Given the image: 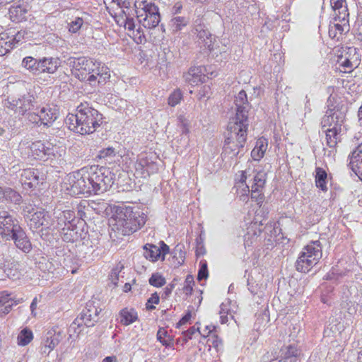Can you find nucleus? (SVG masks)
Listing matches in <instances>:
<instances>
[{
    "mask_svg": "<svg viewBox=\"0 0 362 362\" xmlns=\"http://www.w3.org/2000/svg\"><path fill=\"white\" fill-rule=\"evenodd\" d=\"M70 194L73 196L83 194L88 197L91 194H100L107 191L114 183V174L110 168L98 166L94 171L86 174L70 176L69 178Z\"/></svg>",
    "mask_w": 362,
    "mask_h": 362,
    "instance_id": "1",
    "label": "nucleus"
},
{
    "mask_svg": "<svg viewBox=\"0 0 362 362\" xmlns=\"http://www.w3.org/2000/svg\"><path fill=\"white\" fill-rule=\"evenodd\" d=\"M234 103L236 107V115L235 118L234 125L230 127V136H228V155L232 154L231 157L236 156L239 151H236L234 146L243 148L246 141L247 130L248 127L247 112L249 108V103L247 94L245 90H240L235 97Z\"/></svg>",
    "mask_w": 362,
    "mask_h": 362,
    "instance_id": "2",
    "label": "nucleus"
},
{
    "mask_svg": "<svg viewBox=\"0 0 362 362\" xmlns=\"http://www.w3.org/2000/svg\"><path fill=\"white\" fill-rule=\"evenodd\" d=\"M103 122V114L88 103H81L77 106L76 113L68 114L65 119V123L71 131L82 135L95 132Z\"/></svg>",
    "mask_w": 362,
    "mask_h": 362,
    "instance_id": "3",
    "label": "nucleus"
},
{
    "mask_svg": "<svg viewBox=\"0 0 362 362\" xmlns=\"http://www.w3.org/2000/svg\"><path fill=\"white\" fill-rule=\"evenodd\" d=\"M146 214L139 209L133 211L130 207L117 208L110 220L112 230L121 235H129L144 226Z\"/></svg>",
    "mask_w": 362,
    "mask_h": 362,
    "instance_id": "4",
    "label": "nucleus"
},
{
    "mask_svg": "<svg viewBox=\"0 0 362 362\" xmlns=\"http://www.w3.org/2000/svg\"><path fill=\"white\" fill-rule=\"evenodd\" d=\"M322 257V245L319 240L312 241L305 246L295 262L296 269L307 273L316 265Z\"/></svg>",
    "mask_w": 362,
    "mask_h": 362,
    "instance_id": "5",
    "label": "nucleus"
},
{
    "mask_svg": "<svg viewBox=\"0 0 362 362\" xmlns=\"http://www.w3.org/2000/svg\"><path fill=\"white\" fill-rule=\"evenodd\" d=\"M66 64L71 67L72 74L82 81H88L91 86L96 83L97 76L93 73L95 68V62L86 57H69Z\"/></svg>",
    "mask_w": 362,
    "mask_h": 362,
    "instance_id": "6",
    "label": "nucleus"
},
{
    "mask_svg": "<svg viewBox=\"0 0 362 362\" xmlns=\"http://www.w3.org/2000/svg\"><path fill=\"white\" fill-rule=\"evenodd\" d=\"M327 103V110L321 120L322 128L337 127L341 129L349 109L347 105L341 103L333 104L330 100Z\"/></svg>",
    "mask_w": 362,
    "mask_h": 362,
    "instance_id": "7",
    "label": "nucleus"
},
{
    "mask_svg": "<svg viewBox=\"0 0 362 362\" xmlns=\"http://www.w3.org/2000/svg\"><path fill=\"white\" fill-rule=\"evenodd\" d=\"M140 10L136 11V17L143 27L153 29L158 25L160 16L158 7L151 1L146 0L139 4Z\"/></svg>",
    "mask_w": 362,
    "mask_h": 362,
    "instance_id": "8",
    "label": "nucleus"
},
{
    "mask_svg": "<svg viewBox=\"0 0 362 362\" xmlns=\"http://www.w3.org/2000/svg\"><path fill=\"white\" fill-rule=\"evenodd\" d=\"M34 103L35 97L29 93L18 98L8 97L3 101L5 107L21 115H24L28 111L30 110L34 107Z\"/></svg>",
    "mask_w": 362,
    "mask_h": 362,
    "instance_id": "9",
    "label": "nucleus"
},
{
    "mask_svg": "<svg viewBox=\"0 0 362 362\" xmlns=\"http://www.w3.org/2000/svg\"><path fill=\"white\" fill-rule=\"evenodd\" d=\"M101 309L95 307L93 303L88 302L85 309L82 310L79 316L71 323L70 328L76 332V329L83 323L86 327H93L99 320V314Z\"/></svg>",
    "mask_w": 362,
    "mask_h": 362,
    "instance_id": "10",
    "label": "nucleus"
},
{
    "mask_svg": "<svg viewBox=\"0 0 362 362\" xmlns=\"http://www.w3.org/2000/svg\"><path fill=\"white\" fill-rule=\"evenodd\" d=\"M300 350L296 344L284 345L281 346L278 352H275L274 358L269 359L268 356H264L265 362H270L277 360L279 362H297L300 359Z\"/></svg>",
    "mask_w": 362,
    "mask_h": 362,
    "instance_id": "11",
    "label": "nucleus"
},
{
    "mask_svg": "<svg viewBox=\"0 0 362 362\" xmlns=\"http://www.w3.org/2000/svg\"><path fill=\"white\" fill-rule=\"evenodd\" d=\"M21 227L18 219L8 211L0 210V235L3 238L6 240Z\"/></svg>",
    "mask_w": 362,
    "mask_h": 362,
    "instance_id": "12",
    "label": "nucleus"
},
{
    "mask_svg": "<svg viewBox=\"0 0 362 362\" xmlns=\"http://www.w3.org/2000/svg\"><path fill=\"white\" fill-rule=\"evenodd\" d=\"M44 180L43 175L36 168L23 169L21 173V182L24 188H35Z\"/></svg>",
    "mask_w": 362,
    "mask_h": 362,
    "instance_id": "13",
    "label": "nucleus"
},
{
    "mask_svg": "<svg viewBox=\"0 0 362 362\" xmlns=\"http://www.w3.org/2000/svg\"><path fill=\"white\" fill-rule=\"evenodd\" d=\"M13 240L16 247L25 254H28L33 249L32 243L22 227L6 239V240Z\"/></svg>",
    "mask_w": 362,
    "mask_h": 362,
    "instance_id": "14",
    "label": "nucleus"
},
{
    "mask_svg": "<svg viewBox=\"0 0 362 362\" xmlns=\"http://www.w3.org/2000/svg\"><path fill=\"white\" fill-rule=\"evenodd\" d=\"M135 168L137 173L142 177L149 176L158 170L157 164L153 160V156H148L146 154L139 156Z\"/></svg>",
    "mask_w": 362,
    "mask_h": 362,
    "instance_id": "15",
    "label": "nucleus"
},
{
    "mask_svg": "<svg viewBox=\"0 0 362 362\" xmlns=\"http://www.w3.org/2000/svg\"><path fill=\"white\" fill-rule=\"evenodd\" d=\"M62 338V332L58 328L48 330L43 337L41 347L42 354L48 355L59 344Z\"/></svg>",
    "mask_w": 362,
    "mask_h": 362,
    "instance_id": "16",
    "label": "nucleus"
},
{
    "mask_svg": "<svg viewBox=\"0 0 362 362\" xmlns=\"http://www.w3.org/2000/svg\"><path fill=\"white\" fill-rule=\"evenodd\" d=\"M30 229L35 231L40 227L49 228L52 226L50 216L45 211H38L28 216Z\"/></svg>",
    "mask_w": 362,
    "mask_h": 362,
    "instance_id": "17",
    "label": "nucleus"
},
{
    "mask_svg": "<svg viewBox=\"0 0 362 362\" xmlns=\"http://www.w3.org/2000/svg\"><path fill=\"white\" fill-rule=\"evenodd\" d=\"M247 177L244 172H241L238 178L235 179V183L233 188H236V192L240 196V199L243 202H247L248 199V194L250 193H258L260 187H255V183H253L251 186V190L249 187L246 185Z\"/></svg>",
    "mask_w": 362,
    "mask_h": 362,
    "instance_id": "18",
    "label": "nucleus"
},
{
    "mask_svg": "<svg viewBox=\"0 0 362 362\" xmlns=\"http://www.w3.org/2000/svg\"><path fill=\"white\" fill-rule=\"evenodd\" d=\"M262 225L261 223H257L255 221L251 223L247 228V233L244 235V245L245 247L255 246L261 242Z\"/></svg>",
    "mask_w": 362,
    "mask_h": 362,
    "instance_id": "19",
    "label": "nucleus"
},
{
    "mask_svg": "<svg viewBox=\"0 0 362 362\" xmlns=\"http://www.w3.org/2000/svg\"><path fill=\"white\" fill-rule=\"evenodd\" d=\"M360 61V55L357 53L356 49L349 47L345 55L340 57L339 63L345 72H350L358 66Z\"/></svg>",
    "mask_w": 362,
    "mask_h": 362,
    "instance_id": "20",
    "label": "nucleus"
},
{
    "mask_svg": "<svg viewBox=\"0 0 362 362\" xmlns=\"http://www.w3.org/2000/svg\"><path fill=\"white\" fill-rule=\"evenodd\" d=\"M86 233L83 228L78 226L76 223H69V225L61 231L60 235L62 240L67 243H74L85 238Z\"/></svg>",
    "mask_w": 362,
    "mask_h": 362,
    "instance_id": "21",
    "label": "nucleus"
},
{
    "mask_svg": "<svg viewBox=\"0 0 362 362\" xmlns=\"http://www.w3.org/2000/svg\"><path fill=\"white\" fill-rule=\"evenodd\" d=\"M206 66H199L191 67L187 74L185 75V80L192 86H197L199 83L206 82L210 76L205 74Z\"/></svg>",
    "mask_w": 362,
    "mask_h": 362,
    "instance_id": "22",
    "label": "nucleus"
},
{
    "mask_svg": "<svg viewBox=\"0 0 362 362\" xmlns=\"http://www.w3.org/2000/svg\"><path fill=\"white\" fill-rule=\"evenodd\" d=\"M197 33V42L201 47L211 51L214 47V41L211 34L204 25H197L194 28Z\"/></svg>",
    "mask_w": 362,
    "mask_h": 362,
    "instance_id": "23",
    "label": "nucleus"
},
{
    "mask_svg": "<svg viewBox=\"0 0 362 362\" xmlns=\"http://www.w3.org/2000/svg\"><path fill=\"white\" fill-rule=\"evenodd\" d=\"M39 75L42 74H52L55 73L60 66L59 58L41 57L39 60Z\"/></svg>",
    "mask_w": 362,
    "mask_h": 362,
    "instance_id": "24",
    "label": "nucleus"
},
{
    "mask_svg": "<svg viewBox=\"0 0 362 362\" xmlns=\"http://www.w3.org/2000/svg\"><path fill=\"white\" fill-rule=\"evenodd\" d=\"M349 159L350 168L362 180V145L353 151Z\"/></svg>",
    "mask_w": 362,
    "mask_h": 362,
    "instance_id": "25",
    "label": "nucleus"
},
{
    "mask_svg": "<svg viewBox=\"0 0 362 362\" xmlns=\"http://www.w3.org/2000/svg\"><path fill=\"white\" fill-rule=\"evenodd\" d=\"M40 114L42 125L49 127L59 115V109L57 107L46 105L40 108Z\"/></svg>",
    "mask_w": 362,
    "mask_h": 362,
    "instance_id": "26",
    "label": "nucleus"
},
{
    "mask_svg": "<svg viewBox=\"0 0 362 362\" xmlns=\"http://www.w3.org/2000/svg\"><path fill=\"white\" fill-rule=\"evenodd\" d=\"M339 23H331L329 27V36L332 38L339 39L340 36H341L344 33L349 32V24L348 18H345L344 20H338Z\"/></svg>",
    "mask_w": 362,
    "mask_h": 362,
    "instance_id": "27",
    "label": "nucleus"
},
{
    "mask_svg": "<svg viewBox=\"0 0 362 362\" xmlns=\"http://www.w3.org/2000/svg\"><path fill=\"white\" fill-rule=\"evenodd\" d=\"M330 4L334 12V21L348 18L349 14L346 0H330Z\"/></svg>",
    "mask_w": 362,
    "mask_h": 362,
    "instance_id": "28",
    "label": "nucleus"
},
{
    "mask_svg": "<svg viewBox=\"0 0 362 362\" xmlns=\"http://www.w3.org/2000/svg\"><path fill=\"white\" fill-rule=\"evenodd\" d=\"M21 194L10 187H0V201L19 204L21 202Z\"/></svg>",
    "mask_w": 362,
    "mask_h": 362,
    "instance_id": "29",
    "label": "nucleus"
},
{
    "mask_svg": "<svg viewBox=\"0 0 362 362\" xmlns=\"http://www.w3.org/2000/svg\"><path fill=\"white\" fill-rule=\"evenodd\" d=\"M28 9L26 6L13 5L9 8L10 18L13 22H21L27 18Z\"/></svg>",
    "mask_w": 362,
    "mask_h": 362,
    "instance_id": "30",
    "label": "nucleus"
},
{
    "mask_svg": "<svg viewBox=\"0 0 362 362\" xmlns=\"http://www.w3.org/2000/svg\"><path fill=\"white\" fill-rule=\"evenodd\" d=\"M189 23V18L185 16H175L169 21V27L173 33L180 31Z\"/></svg>",
    "mask_w": 362,
    "mask_h": 362,
    "instance_id": "31",
    "label": "nucleus"
},
{
    "mask_svg": "<svg viewBox=\"0 0 362 362\" xmlns=\"http://www.w3.org/2000/svg\"><path fill=\"white\" fill-rule=\"evenodd\" d=\"M40 58H34L31 56L25 57L21 62V66L33 75L39 76Z\"/></svg>",
    "mask_w": 362,
    "mask_h": 362,
    "instance_id": "32",
    "label": "nucleus"
},
{
    "mask_svg": "<svg viewBox=\"0 0 362 362\" xmlns=\"http://www.w3.org/2000/svg\"><path fill=\"white\" fill-rule=\"evenodd\" d=\"M325 132L326 134L327 145L331 148H336L338 142L340 141L339 135L341 129H339L337 127H331L327 128Z\"/></svg>",
    "mask_w": 362,
    "mask_h": 362,
    "instance_id": "33",
    "label": "nucleus"
},
{
    "mask_svg": "<svg viewBox=\"0 0 362 362\" xmlns=\"http://www.w3.org/2000/svg\"><path fill=\"white\" fill-rule=\"evenodd\" d=\"M93 73V75L97 76V83L98 84H103L110 78V75L108 71V68L102 65L100 62H95V68Z\"/></svg>",
    "mask_w": 362,
    "mask_h": 362,
    "instance_id": "34",
    "label": "nucleus"
},
{
    "mask_svg": "<svg viewBox=\"0 0 362 362\" xmlns=\"http://www.w3.org/2000/svg\"><path fill=\"white\" fill-rule=\"evenodd\" d=\"M315 185L317 188H320L322 191H327V173L322 168L317 167L315 168Z\"/></svg>",
    "mask_w": 362,
    "mask_h": 362,
    "instance_id": "35",
    "label": "nucleus"
},
{
    "mask_svg": "<svg viewBox=\"0 0 362 362\" xmlns=\"http://www.w3.org/2000/svg\"><path fill=\"white\" fill-rule=\"evenodd\" d=\"M120 322L124 325H129L137 320V313L134 309L127 308L119 312Z\"/></svg>",
    "mask_w": 362,
    "mask_h": 362,
    "instance_id": "36",
    "label": "nucleus"
},
{
    "mask_svg": "<svg viewBox=\"0 0 362 362\" xmlns=\"http://www.w3.org/2000/svg\"><path fill=\"white\" fill-rule=\"evenodd\" d=\"M228 306L230 307L228 308V315L230 316V320H229V318L228 317V326H233L238 329V319L235 317V315L237 314L239 310L238 305H237L236 301L228 298Z\"/></svg>",
    "mask_w": 362,
    "mask_h": 362,
    "instance_id": "37",
    "label": "nucleus"
},
{
    "mask_svg": "<svg viewBox=\"0 0 362 362\" xmlns=\"http://www.w3.org/2000/svg\"><path fill=\"white\" fill-rule=\"evenodd\" d=\"M11 33H1L0 34V56H4L13 49V45L10 40Z\"/></svg>",
    "mask_w": 362,
    "mask_h": 362,
    "instance_id": "38",
    "label": "nucleus"
},
{
    "mask_svg": "<svg viewBox=\"0 0 362 362\" xmlns=\"http://www.w3.org/2000/svg\"><path fill=\"white\" fill-rule=\"evenodd\" d=\"M144 255L146 259L152 262L158 260L160 257V251L158 247L153 244H146L144 246Z\"/></svg>",
    "mask_w": 362,
    "mask_h": 362,
    "instance_id": "39",
    "label": "nucleus"
},
{
    "mask_svg": "<svg viewBox=\"0 0 362 362\" xmlns=\"http://www.w3.org/2000/svg\"><path fill=\"white\" fill-rule=\"evenodd\" d=\"M64 152V149L62 147L47 142L46 160L59 158Z\"/></svg>",
    "mask_w": 362,
    "mask_h": 362,
    "instance_id": "40",
    "label": "nucleus"
},
{
    "mask_svg": "<svg viewBox=\"0 0 362 362\" xmlns=\"http://www.w3.org/2000/svg\"><path fill=\"white\" fill-rule=\"evenodd\" d=\"M42 148H43V147L42 141L41 140H37L33 142L29 146L30 156L35 159L42 160L43 153Z\"/></svg>",
    "mask_w": 362,
    "mask_h": 362,
    "instance_id": "41",
    "label": "nucleus"
},
{
    "mask_svg": "<svg viewBox=\"0 0 362 362\" xmlns=\"http://www.w3.org/2000/svg\"><path fill=\"white\" fill-rule=\"evenodd\" d=\"M93 206L86 200H83L77 205L76 211L78 217L84 221L86 214L91 211Z\"/></svg>",
    "mask_w": 362,
    "mask_h": 362,
    "instance_id": "42",
    "label": "nucleus"
},
{
    "mask_svg": "<svg viewBox=\"0 0 362 362\" xmlns=\"http://www.w3.org/2000/svg\"><path fill=\"white\" fill-rule=\"evenodd\" d=\"M33 338V332L28 328H24L18 336V344L21 346L28 344Z\"/></svg>",
    "mask_w": 362,
    "mask_h": 362,
    "instance_id": "43",
    "label": "nucleus"
},
{
    "mask_svg": "<svg viewBox=\"0 0 362 362\" xmlns=\"http://www.w3.org/2000/svg\"><path fill=\"white\" fill-rule=\"evenodd\" d=\"M167 336V332L163 327L159 328L156 338L158 341H160L163 346L168 348H171L173 346V343L171 340L165 339V337Z\"/></svg>",
    "mask_w": 362,
    "mask_h": 362,
    "instance_id": "44",
    "label": "nucleus"
},
{
    "mask_svg": "<svg viewBox=\"0 0 362 362\" xmlns=\"http://www.w3.org/2000/svg\"><path fill=\"white\" fill-rule=\"evenodd\" d=\"M148 282L150 285L155 287H161L166 283L165 278L158 273H154L150 277Z\"/></svg>",
    "mask_w": 362,
    "mask_h": 362,
    "instance_id": "45",
    "label": "nucleus"
},
{
    "mask_svg": "<svg viewBox=\"0 0 362 362\" xmlns=\"http://www.w3.org/2000/svg\"><path fill=\"white\" fill-rule=\"evenodd\" d=\"M199 269L197 274V280L201 281L202 280H205L209 276L207 263L205 260H202L199 262Z\"/></svg>",
    "mask_w": 362,
    "mask_h": 362,
    "instance_id": "46",
    "label": "nucleus"
},
{
    "mask_svg": "<svg viewBox=\"0 0 362 362\" xmlns=\"http://www.w3.org/2000/svg\"><path fill=\"white\" fill-rule=\"evenodd\" d=\"M123 13L124 16H121V25L123 24L125 28H127L129 31H133L134 33L135 23L134 19L129 16H127L125 14L124 11H123Z\"/></svg>",
    "mask_w": 362,
    "mask_h": 362,
    "instance_id": "47",
    "label": "nucleus"
},
{
    "mask_svg": "<svg viewBox=\"0 0 362 362\" xmlns=\"http://www.w3.org/2000/svg\"><path fill=\"white\" fill-rule=\"evenodd\" d=\"M36 110L37 112H28L27 114V118L30 122L40 127L42 125L40 114V109H36Z\"/></svg>",
    "mask_w": 362,
    "mask_h": 362,
    "instance_id": "48",
    "label": "nucleus"
},
{
    "mask_svg": "<svg viewBox=\"0 0 362 362\" xmlns=\"http://www.w3.org/2000/svg\"><path fill=\"white\" fill-rule=\"evenodd\" d=\"M194 284V277L191 274H188L185 281L183 291L186 295H191Z\"/></svg>",
    "mask_w": 362,
    "mask_h": 362,
    "instance_id": "49",
    "label": "nucleus"
},
{
    "mask_svg": "<svg viewBox=\"0 0 362 362\" xmlns=\"http://www.w3.org/2000/svg\"><path fill=\"white\" fill-rule=\"evenodd\" d=\"M25 34L26 32L25 30H21L15 35L12 34L11 35H10V40L11 42H12V44L13 45V48L17 47L22 42Z\"/></svg>",
    "mask_w": 362,
    "mask_h": 362,
    "instance_id": "50",
    "label": "nucleus"
},
{
    "mask_svg": "<svg viewBox=\"0 0 362 362\" xmlns=\"http://www.w3.org/2000/svg\"><path fill=\"white\" fill-rule=\"evenodd\" d=\"M62 218L61 221H65L67 223H75L76 215L74 211L71 210H66L59 213Z\"/></svg>",
    "mask_w": 362,
    "mask_h": 362,
    "instance_id": "51",
    "label": "nucleus"
},
{
    "mask_svg": "<svg viewBox=\"0 0 362 362\" xmlns=\"http://www.w3.org/2000/svg\"><path fill=\"white\" fill-rule=\"evenodd\" d=\"M56 220L54 221L53 223H52V226L53 225L54 229L57 230L61 233V231H63L69 225L65 222V221H61V215L59 214L56 217Z\"/></svg>",
    "mask_w": 362,
    "mask_h": 362,
    "instance_id": "52",
    "label": "nucleus"
},
{
    "mask_svg": "<svg viewBox=\"0 0 362 362\" xmlns=\"http://www.w3.org/2000/svg\"><path fill=\"white\" fill-rule=\"evenodd\" d=\"M177 125L181 129L182 134H187L189 132V122L184 115L177 117Z\"/></svg>",
    "mask_w": 362,
    "mask_h": 362,
    "instance_id": "53",
    "label": "nucleus"
},
{
    "mask_svg": "<svg viewBox=\"0 0 362 362\" xmlns=\"http://www.w3.org/2000/svg\"><path fill=\"white\" fill-rule=\"evenodd\" d=\"M18 265V262L13 259H11L9 260H5L4 263V269L6 273L8 276H11V275L14 276V274H12V269L16 268Z\"/></svg>",
    "mask_w": 362,
    "mask_h": 362,
    "instance_id": "54",
    "label": "nucleus"
},
{
    "mask_svg": "<svg viewBox=\"0 0 362 362\" xmlns=\"http://www.w3.org/2000/svg\"><path fill=\"white\" fill-rule=\"evenodd\" d=\"M204 238L202 233L199 235V236L196 239L197 243V249H196V255H203L206 252V250L204 246Z\"/></svg>",
    "mask_w": 362,
    "mask_h": 362,
    "instance_id": "55",
    "label": "nucleus"
},
{
    "mask_svg": "<svg viewBox=\"0 0 362 362\" xmlns=\"http://www.w3.org/2000/svg\"><path fill=\"white\" fill-rule=\"evenodd\" d=\"M181 98L182 93L180 90H175L173 93L170 94V95L168 98V104L170 106L174 107L180 102Z\"/></svg>",
    "mask_w": 362,
    "mask_h": 362,
    "instance_id": "56",
    "label": "nucleus"
},
{
    "mask_svg": "<svg viewBox=\"0 0 362 362\" xmlns=\"http://www.w3.org/2000/svg\"><path fill=\"white\" fill-rule=\"evenodd\" d=\"M197 332H199V334L201 335H202L204 337H206V335L204 334H202L199 331V328L197 327L196 328L194 326L193 327H191L189 329H188L187 330L185 331L182 332L183 334V340L185 342H187L188 341L189 339H192V336Z\"/></svg>",
    "mask_w": 362,
    "mask_h": 362,
    "instance_id": "57",
    "label": "nucleus"
},
{
    "mask_svg": "<svg viewBox=\"0 0 362 362\" xmlns=\"http://www.w3.org/2000/svg\"><path fill=\"white\" fill-rule=\"evenodd\" d=\"M83 21L81 18H76L69 23V30L71 33H76L79 30L83 25Z\"/></svg>",
    "mask_w": 362,
    "mask_h": 362,
    "instance_id": "58",
    "label": "nucleus"
},
{
    "mask_svg": "<svg viewBox=\"0 0 362 362\" xmlns=\"http://www.w3.org/2000/svg\"><path fill=\"white\" fill-rule=\"evenodd\" d=\"M182 246L177 245L174 250V257L178 259V263L182 264L185 258V252L182 250Z\"/></svg>",
    "mask_w": 362,
    "mask_h": 362,
    "instance_id": "59",
    "label": "nucleus"
},
{
    "mask_svg": "<svg viewBox=\"0 0 362 362\" xmlns=\"http://www.w3.org/2000/svg\"><path fill=\"white\" fill-rule=\"evenodd\" d=\"M264 233L269 236L267 238V241H272V238L273 235L275 236L276 233V228H275L274 224L272 223H267L264 228Z\"/></svg>",
    "mask_w": 362,
    "mask_h": 362,
    "instance_id": "60",
    "label": "nucleus"
},
{
    "mask_svg": "<svg viewBox=\"0 0 362 362\" xmlns=\"http://www.w3.org/2000/svg\"><path fill=\"white\" fill-rule=\"evenodd\" d=\"M159 296L156 292L153 293L151 295V297L147 300V303H146V308L148 310H152L156 308L154 305H153V303L154 304H158L159 303Z\"/></svg>",
    "mask_w": 362,
    "mask_h": 362,
    "instance_id": "61",
    "label": "nucleus"
},
{
    "mask_svg": "<svg viewBox=\"0 0 362 362\" xmlns=\"http://www.w3.org/2000/svg\"><path fill=\"white\" fill-rule=\"evenodd\" d=\"M253 180L254 183H255L256 188H262L265 184V174L262 172L257 173V175L254 177Z\"/></svg>",
    "mask_w": 362,
    "mask_h": 362,
    "instance_id": "62",
    "label": "nucleus"
},
{
    "mask_svg": "<svg viewBox=\"0 0 362 362\" xmlns=\"http://www.w3.org/2000/svg\"><path fill=\"white\" fill-rule=\"evenodd\" d=\"M116 155V151L112 147H107L106 148H103L99 151V158H105L107 157H112Z\"/></svg>",
    "mask_w": 362,
    "mask_h": 362,
    "instance_id": "63",
    "label": "nucleus"
},
{
    "mask_svg": "<svg viewBox=\"0 0 362 362\" xmlns=\"http://www.w3.org/2000/svg\"><path fill=\"white\" fill-rule=\"evenodd\" d=\"M255 148H257L258 150L261 151V153H265L267 148V141L266 139L262 137L259 139L257 142L256 145L255 146Z\"/></svg>",
    "mask_w": 362,
    "mask_h": 362,
    "instance_id": "64",
    "label": "nucleus"
}]
</instances>
